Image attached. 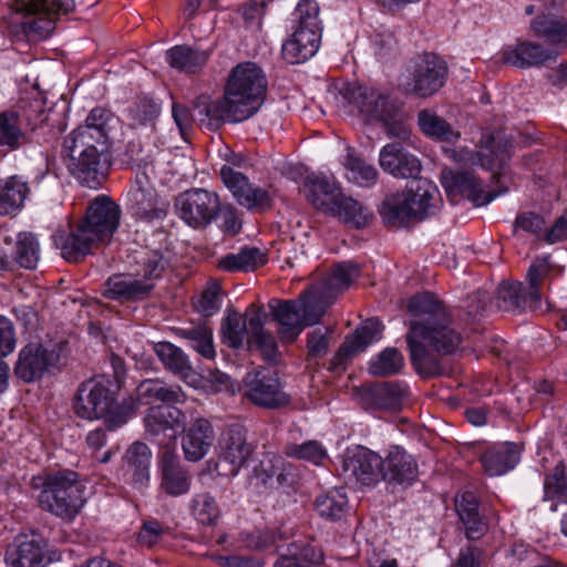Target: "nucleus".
I'll return each mask as SVG.
<instances>
[{"mask_svg": "<svg viewBox=\"0 0 567 567\" xmlns=\"http://www.w3.org/2000/svg\"><path fill=\"white\" fill-rule=\"evenodd\" d=\"M120 218V206L109 196L99 195L68 236H55V245L65 260L76 262L93 249L111 243Z\"/></svg>", "mask_w": 567, "mask_h": 567, "instance_id": "1", "label": "nucleus"}, {"mask_svg": "<svg viewBox=\"0 0 567 567\" xmlns=\"http://www.w3.org/2000/svg\"><path fill=\"white\" fill-rule=\"evenodd\" d=\"M266 87L265 74L256 63L238 64L228 76L223 96L230 123L243 122L255 115L264 102Z\"/></svg>", "mask_w": 567, "mask_h": 567, "instance_id": "2", "label": "nucleus"}, {"mask_svg": "<svg viewBox=\"0 0 567 567\" xmlns=\"http://www.w3.org/2000/svg\"><path fill=\"white\" fill-rule=\"evenodd\" d=\"M406 342L413 364L421 373L434 374L437 370L435 360L429 354L427 348L442 354L453 353L461 344V334L451 326V317L446 320L429 321L427 324L410 323Z\"/></svg>", "mask_w": 567, "mask_h": 567, "instance_id": "3", "label": "nucleus"}, {"mask_svg": "<svg viewBox=\"0 0 567 567\" xmlns=\"http://www.w3.org/2000/svg\"><path fill=\"white\" fill-rule=\"evenodd\" d=\"M441 202L437 187L420 179L402 192L388 195L380 207V215L388 225L402 227L411 220L434 215Z\"/></svg>", "mask_w": 567, "mask_h": 567, "instance_id": "4", "label": "nucleus"}, {"mask_svg": "<svg viewBox=\"0 0 567 567\" xmlns=\"http://www.w3.org/2000/svg\"><path fill=\"white\" fill-rule=\"evenodd\" d=\"M111 386L112 382L105 378L82 383L74 401V411L80 417L87 420L106 417V427L113 431L124 425L134 414L135 403L124 402L113 409L115 399Z\"/></svg>", "mask_w": 567, "mask_h": 567, "instance_id": "5", "label": "nucleus"}, {"mask_svg": "<svg viewBox=\"0 0 567 567\" xmlns=\"http://www.w3.org/2000/svg\"><path fill=\"white\" fill-rule=\"evenodd\" d=\"M138 269L131 274H116L104 284L103 296L118 301H136L148 296L165 267L163 256L156 250L140 251L136 257Z\"/></svg>", "mask_w": 567, "mask_h": 567, "instance_id": "6", "label": "nucleus"}, {"mask_svg": "<svg viewBox=\"0 0 567 567\" xmlns=\"http://www.w3.org/2000/svg\"><path fill=\"white\" fill-rule=\"evenodd\" d=\"M74 472H63L47 477L39 495L40 506L64 519L76 516L84 504L83 491Z\"/></svg>", "mask_w": 567, "mask_h": 567, "instance_id": "7", "label": "nucleus"}, {"mask_svg": "<svg viewBox=\"0 0 567 567\" xmlns=\"http://www.w3.org/2000/svg\"><path fill=\"white\" fill-rule=\"evenodd\" d=\"M549 272V264L546 257L534 260L527 272L528 286L523 282L503 281L496 291V302L501 310L523 311L535 310L540 301V282Z\"/></svg>", "mask_w": 567, "mask_h": 567, "instance_id": "8", "label": "nucleus"}, {"mask_svg": "<svg viewBox=\"0 0 567 567\" xmlns=\"http://www.w3.org/2000/svg\"><path fill=\"white\" fill-rule=\"evenodd\" d=\"M217 454V471L220 475L235 477L247 465L254 454V446L247 441L243 426L234 424L223 430Z\"/></svg>", "mask_w": 567, "mask_h": 567, "instance_id": "9", "label": "nucleus"}, {"mask_svg": "<svg viewBox=\"0 0 567 567\" xmlns=\"http://www.w3.org/2000/svg\"><path fill=\"white\" fill-rule=\"evenodd\" d=\"M64 344L60 343H29L18 354L14 364L16 375L24 382L41 379L45 372L55 368L62 357Z\"/></svg>", "mask_w": 567, "mask_h": 567, "instance_id": "10", "label": "nucleus"}, {"mask_svg": "<svg viewBox=\"0 0 567 567\" xmlns=\"http://www.w3.org/2000/svg\"><path fill=\"white\" fill-rule=\"evenodd\" d=\"M179 218L193 228H205L219 214L220 200L216 193L203 188L184 192L176 198Z\"/></svg>", "mask_w": 567, "mask_h": 567, "instance_id": "11", "label": "nucleus"}, {"mask_svg": "<svg viewBox=\"0 0 567 567\" xmlns=\"http://www.w3.org/2000/svg\"><path fill=\"white\" fill-rule=\"evenodd\" d=\"M447 76V65L435 54L419 58L403 83L404 90L419 97H429L443 87Z\"/></svg>", "mask_w": 567, "mask_h": 567, "instance_id": "12", "label": "nucleus"}, {"mask_svg": "<svg viewBox=\"0 0 567 567\" xmlns=\"http://www.w3.org/2000/svg\"><path fill=\"white\" fill-rule=\"evenodd\" d=\"M75 8V0H28L21 3L25 29L30 34L44 39L52 33L58 17Z\"/></svg>", "mask_w": 567, "mask_h": 567, "instance_id": "13", "label": "nucleus"}, {"mask_svg": "<svg viewBox=\"0 0 567 567\" xmlns=\"http://www.w3.org/2000/svg\"><path fill=\"white\" fill-rule=\"evenodd\" d=\"M342 472L348 481L362 486H373L383 475V458L364 446L347 449L341 458Z\"/></svg>", "mask_w": 567, "mask_h": 567, "instance_id": "14", "label": "nucleus"}, {"mask_svg": "<svg viewBox=\"0 0 567 567\" xmlns=\"http://www.w3.org/2000/svg\"><path fill=\"white\" fill-rule=\"evenodd\" d=\"M220 177L225 186L233 194L236 202L254 213H264L272 205V196L269 190L255 185L240 172L229 164L220 168Z\"/></svg>", "mask_w": 567, "mask_h": 567, "instance_id": "15", "label": "nucleus"}, {"mask_svg": "<svg viewBox=\"0 0 567 567\" xmlns=\"http://www.w3.org/2000/svg\"><path fill=\"white\" fill-rule=\"evenodd\" d=\"M130 210L141 219L162 218L166 213V203L154 188L146 171L137 172L127 193Z\"/></svg>", "mask_w": 567, "mask_h": 567, "instance_id": "16", "label": "nucleus"}, {"mask_svg": "<svg viewBox=\"0 0 567 567\" xmlns=\"http://www.w3.org/2000/svg\"><path fill=\"white\" fill-rule=\"evenodd\" d=\"M339 93L342 100L353 105L367 121L385 118L392 106L388 96L381 91L358 83L343 84Z\"/></svg>", "mask_w": 567, "mask_h": 567, "instance_id": "17", "label": "nucleus"}, {"mask_svg": "<svg viewBox=\"0 0 567 567\" xmlns=\"http://www.w3.org/2000/svg\"><path fill=\"white\" fill-rule=\"evenodd\" d=\"M245 396L262 408H279L289 402L280 380L264 369L248 372L244 379Z\"/></svg>", "mask_w": 567, "mask_h": 567, "instance_id": "18", "label": "nucleus"}, {"mask_svg": "<svg viewBox=\"0 0 567 567\" xmlns=\"http://www.w3.org/2000/svg\"><path fill=\"white\" fill-rule=\"evenodd\" d=\"M58 559L55 553H49L44 538L33 535L20 536L10 546L6 554V563L9 567H44Z\"/></svg>", "mask_w": 567, "mask_h": 567, "instance_id": "19", "label": "nucleus"}, {"mask_svg": "<svg viewBox=\"0 0 567 567\" xmlns=\"http://www.w3.org/2000/svg\"><path fill=\"white\" fill-rule=\"evenodd\" d=\"M408 390L399 382H382L362 385L355 398L365 410L399 411Z\"/></svg>", "mask_w": 567, "mask_h": 567, "instance_id": "20", "label": "nucleus"}, {"mask_svg": "<svg viewBox=\"0 0 567 567\" xmlns=\"http://www.w3.org/2000/svg\"><path fill=\"white\" fill-rule=\"evenodd\" d=\"M449 156L464 165H481L483 168L494 171L495 168H503L506 161L509 158V148L507 143L496 142L495 137L487 136L482 141V146L478 152H473L467 148L458 151H447Z\"/></svg>", "mask_w": 567, "mask_h": 567, "instance_id": "21", "label": "nucleus"}, {"mask_svg": "<svg viewBox=\"0 0 567 567\" xmlns=\"http://www.w3.org/2000/svg\"><path fill=\"white\" fill-rule=\"evenodd\" d=\"M441 182L449 195L460 194L470 199L475 206L486 205L495 197L491 192L485 193L481 183L470 172L444 169Z\"/></svg>", "mask_w": 567, "mask_h": 567, "instance_id": "22", "label": "nucleus"}, {"mask_svg": "<svg viewBox=\"0 0 567 567\" xmlns=\"http://www.w3.org/2000/svg\"><path fill=\"white\" fill-rule=\"evenodd\" d=\"M560 50L557 48H544L530 41L517 42L503 52V61L519 69L538 68L548 62L556 61Z\"/></svg>", "mask_w": 567, "mask_h": 567, "instance_id": "23", "label": "nucleus"}, {"mask_svg": "<svg viewBox=\"0 0 567 567\" xmlns=\"http://www.w3.org/2000/svg\"><path fill=\"white\" fill-rule=\"evenodd\" d=\"M383 328V324L377 318H370L362 322L351 336L347 337L334 354L331 360V368L337 369L347 359L364 351L371 343L379 341Z\"/></svg>", "mask_w": 567, "mask_h": 567, "instance_id": "24", "label": "nucleus"}, {"mask_svg": "<svg viewBox=\"0 0 567 567\" xmlns=\"http://www.w3.org/2000/svg\"><path fill=\"white\" fill-rule=\"evenodd\" d=\"M379 164L395 178H416L422 168L419 158L399 143H389L380 150Z\"/></svg>", "mask_w": 567, "mask_h": 567, "instance_id": "25", "label": "nucleus"}, {"mask_svg": "<svg viewBox=\"0 0 567 567\" xmlns=\"http://www.w3.org/2000/svg\"><path fill=\"white\" fill-rule=\"evenodd\" d=\"M106 142L107 133H102L97 128L78 127L65 137L63 152L65 157H71L72 165L76 167L82 155H91L92 158L94 150H105Z\"/></svg>", "mask_w": 567, "mask_h": 567, "instance_id": "26", "label": "nucleus"}, {"mask_svg": "<svg viewBox=\"0 0 567 567\" xmlns=\"http://www.w3.org/2000/svg\"><path fill=\"white\" fill-rule=\"evenodd\" d=\"M184 413L173 404L153 405L147 409L144 425L148 435H167L174 439L184 425Z\"/></svg>", "mask_w": 567, "mask_h": 567, "instance_id": "27", "label": "nucleus"}, {"mask_svg": "<svg viewBox=\"0 0 567 567\" xmlns=\"http://www.w3.org/2000/svg\"><path fill=\"white\" fill-rule=\"evenodd\" d=\"M268 307L274 320L279 323L278 333L281 340L292 342L305 328L301 313L302 301L299 298L286 301L272 299Z\"/></svg>", "mask_w": 567, "mask_h": 567, "instance_id": "28", "label": "nucleus"}, {"mask_svg": "<svg viewBox=\"0 0 567 567\" xmlns=\"http://www.w3.org/2000/svg\"><path fill=\"white\" fill-rule=\"evenodd\" d=\"M215 441L214 427L207 419H196L185 431L182 449L187 461L198 462L210 451Z\"/></svg>", "mask_w": 567, "mask_h": 567, "instance_id": "29", "label": "nucleus"}, {"mask_svg": "<svg viewBox=\"0 0 567 567\" xmlns=\"http://www.w3.org/2000/svg\"><path fill=\"white\" fill-rule=\"evenodd\" d=\"M267 313L261 308H248V346L260 351L264 360L276 362L278 357L277 343L274 337L264 329Z\"/></svg>", "mask_w": 567, "mask_h": 567, "instance_id": "30", "label": "nucleus"}, {"mask_svg": "<svg viewBox=\"0 0 567 567\" xmlns=\"http://www.w3.org/2000/svg\"><path fill=\"white\" fill-rule=\"evenodd\" d=\"M131 401L135 403V409L140 404L146 405L155 401L166 404H183L186 401V394L179 385H166L158 379H147L137 385L136 400L130 399L125 403Z\"/></svg>", "mask_w": 567, "mask_h": 567, "instance_id": "31", "label": "nucleus"}, {"mask_svg": "<svg viewBox=\"0 0 567 567\" xmlns=\"http://www.w3.org/2000/svg\"><path fill=\"white\" fill-rule=\"evenodd\" d=\"M321 33L296 29L281 48L284 59L290 64L303 63L312 58L320 45Z\"/></svg>", "mask_w": 567, "mask_h": 567, "instance_id": "32", "label": "nucleus"}, {"mask_svg": "<svg viewBox=\"0 0 567 567\" xmlns=\"http://www.w3.org/2000/svg\"><path fill=\"white\" fill-rule=\"evenodd\" d=\"M161 488L169 496H181L190 489V475L182 467L178 457L165 451L161 461Z\"/></svg>", "mask_w": 567, "mask_h": 567, "instance_id": "33", "label": "nucleus"}, {"mask_svg": "<svg viewBox=\"0 0 567 567\" xmlns=\"http://www.w3.org/2000/svg\"><path fill=\"white\" fill-rule=\"evenodd\" d=\"M455 508L468 539L481 538L486 532V524L478 512V502L474 493L466 491L456 495Z\"/></svg>", "mask_w": 567, "mask_h": 567, "instance_id": "34", "label": "nucleus"}, {"mask_svg": "<svg viewBox=\"0 0 567 567\" xmlns=\"http://www.w3.org/2000/svg\"><path fill=\"white\" fill-rule=\"evenodd\" d=\"M306 187L309 202L317 209L327 214H331L339 197L343 194L334 181L324 176H309L306 182Z\"/></svg>", "mask_w": 567, "mask_h": 567, "instance_id": "35", "label": "nucleus"}, {"mask_svg": "<svg viewBox=\"0 0 567 567\" xmlns=\"http://www.w3.org/2000/svg\"><path fill=\"white\" fill-rule=\"evenodd\" d=\"M519 461L515 444L503 443L489 447L481 457L482 466L489 476H501L513 470Z\"/></svg>", "mask_w": 567, "mask_h": 567, "instance_id": "36", "label": "nucleus"}, {"mask_svg": "<svg viewBox=\"0 0 567 567\" xmlns=\"http://www.w3.org/2000/svg\"><path fill=\"white\" fill-rule=\"evenodd\" d=\"M417 466L413 457L399 446H393L383 460L382 480L409 483L415 480Z\"/></svg>", "mask_w": 567, "mask_h": 567, "instance_id": "37", "label": "nucleus"}, {"mask_svg": "<svg viewBox=\"0 0 567 567\" xmlns=\"http://www.w3.org/2000/svg\"><path fill=\"white\" fill-rule=\"evenodd\" d=\"M105 150H94L93 157L82 155L79 165H72L71 157H65L66 167L70 174L82 185L90 188H96L104 179L101 155Z\"/></svg>", "mask_w": 567, "mask_h": 567, "instance_id": "38", "label": "nucleus"}, {"mask_svg": "<svg viewBox=\"0 0 567 567\" xmlns=\"http://www.w3.org/2000/svg\"><path fill=\"white\" fill-rule=\"evenodd\" d=\"M153 350L164 368L183 380L194 374L192 363L186 353L175 344L166 341L153 344Z\"/></svg>", "mask_w": 567, "mask_h": 567, "instance_id": "39", "label": "nucleus"}, {"mask_svg": "<svg viewBox=\"0 0 567 567\" xmlns=\"http://www.w3.org/2000/svg\"><path fill=\"white\" fill-rule=\"evenodd\" d=\"M195 116L208 128L220 127L225 122L230 123V115L224 99L213 100L209 95H199L194 102Z\"/></svg>", "mask_w": 567, "mask_h": 567, "instance_id": "40", "label": "nucleus"}, {"mask_svg": "<svg viewBox=\"0 0 567 567\" xmlns=\"http://www.w3.org/2000/svg\"><path fill=\"white\" fill-rule=\"evenodd\" d=\"M532 31L546 39L554 48L560 51L567 45V22L557 16L542 14L530 22Z\"/></svg>", "mask_w": 567, "mask_h": 567, "instance_id": "41", "label": "nucleus"}, {"mask_svg": "<svg viewBox=\"0 0 567 567\" xmlns=\"http://www.w3.org/2000/svg\"><path fill=\"white\" fill-rule=\"evenodd\" d=\"M409 312L415 317L411 322L427 324L429 321L446 320L450 316L443 303L431 293L416 295L408 305Z\"/></svg>", "mask_w": 567, "mask_h": 567, "instance_id": "42", "label": "nucleus"}, {"mask_svg": "<svg viewBox=\"0 0 567 567\" xmlns=\"http://www.w3.org/2000/svg\"><path fill=\"white\" fill-rule=\"evenodd\" d=\"M267 255L257 247H245L238 252L228 254L218 260V268L224 271H249L264 266Z\"/></svg>", "mask_w": 567, "mask_h": 567, "instance_id": "43", "label": "nucleus"}, {"mask_svg": "<svg viewBox=\"0 0 567 567\" xmlns=\"http://www.w3.org/2000/svg\"><path fill=\"white\" fill-rule=\"evenodd\" d=\"M330 215L354 228L365 227L373 218V213L368 207L344 194L339 197Z\"/></svg>", "mask_w": 567, "mask_h": 567, "instance_id": "44", "label": "nucleus"}, {"mask_svg": "<svg viewBox=\"0 0 567 567\" xmlns=\"http://www.w3.org/2000/svg\"><path fill=\"white\" fill-rule=\"evenodd\" d=\"M152 452L141 442L133 443L125 453V470L135 484L145 485L150 481Z\"/></svg>", "mask_w": 567, "mask_h": 567, "instance_id": "45", "label": "nucleus"}, {"mask_svg": "<svg viewBox=\"0 0 567 567\" xmlns=\"http://www.w3.org/2000/svg\"><path fill=\"white\" fill-rule=\"evenodd\" d=\"M29 190L28 183L22 177L0 178V215H9L19 209Z\"/></svg>", "mask_w": 567, "mask_h": 567, "instance_id": "46", "label": "nucleus"}, {"mask_svg": "<svg viewBox=\"0 0 567 567\" xmlns=\"http://www.w3.org/2000/svg\"><path fill=\"white\" fill-rule=\"evenodd\" d=\"M359 275L360 268L354 262L344 261L336 265L330 276L320 286L322 289V297L326 295H332L333 299H336L341 292L351 286Z\"/></svg>", "mask_w": 567, "mask_h": 567, "instance_id": "47", "label": "nucleus"}, {"mask_svg": "<svg viewBox=\"0 0 567 567\" xmlns=\"http://www.w3.org/2000/svg\"><path fill=\"white\" fill-rule=\"evenodd\" d=\"M25 138L19 112L17 110L0 112V147L16 151L25 142Z\"/></svg>", "mask_w": 567, "mask_h": 567, "instance_id": "48", "label": "nucleus"}, {"mask_svg": "<svg viewBox=\"0 0 567 567\" xmlns=\"http://www.w3.org/2000/svg\"><path fill=\"white\" fill-rule=\"evenodd\" d=\"M299 300L302 301L301 313L306 327L318 323L327 308L332 305L336 299H333L332 295L322 297V289L319 287L313 291L300 295Z\"/></svg>", "mask_w": 567, "mask_h": 567, "instance_id": "49", "label": "nucleus"}, {"mask_svg": "<svg viewBox=\"0 0 567 567\" xmlns=\"http://www.w3.org/2000/svg\"><path fill=\"white\" fill-rule=\"evenodd\" d=\"M315 508L327 520H340L348 512V498L340 491H329L316 497Z\"/></svg>", "mask_w": 567, "mask_h": 567, "instance_id": "50", "label": "nucleus"}, {"mask_svg": "<svg viewBox=\"0 0 567 567\" xmlns=\"http://www.w3.org/2000/svg\"><path fill=\"white\" fill-rule=\"evenodd\" d=\"M166 59L172 68L185 72H196L207 62L208 54L187 45H176L167 51Z\"/></svg>", "mask_w": 567, "mask_h": 567, "instance_id": "51", "label": "nucleus"}, {"mask_svg": "<svg viewBox=\"0 0 567 567\" xmlns=\"http://www.w3.org/2000/svg\"><path fill=\"white\" fill-rule=\"evenodd\" d=\"M417 122L421 131L424 134L436 140L443 142H454L461 136L460 132L453 130V127L447 122H445L432 111H421L419 113Z\"/></svg>", "mask_w": 567, "mask_h": 567, "instance_id": "52", "label": "nucleus"}, {"mask_svg": "<svg viewBox=\"0 0 567 567\" xmlns=\"http://www.w3.org/2000/svg\"><path fill=\"white\" fill-rule=\"evenodd\" d=\"M177 334L189 341L190 347L206 359H213L216 354L213 343V330L206 323L179 329Z\"/></svg>", "mask_w": 567, "mask_h": 567, "instance_id": "53", "label": "nucleus"}, {"mask_svg": "<svg viewBox=\"0 0 567 567\" xmlns=\"http://www.w3.org/2000/svg\"><path fill=\"white\" fill-rule=\"evenodd\" d=\"M221 332L225 342L231 348H240L245 340L248 342V310L246 318L236 311L228 312L221 324Z\"/></svg>", "mask_w": 567, "mask_h": 567, "instance_id": "54", "label": "nucleus"}, {"mask_svg": "<svg viewBox=\"0 0 567 567\" xmlns=\"http://www.w3.org/2000/svg\"><path fill=\"white\" fill-rule=\"evenodd\" d=\"M403 365L401 352L395 348H385L370 360L369 372L374 377H389L399 373Z\"/></svg>", "mask_w": 567, "mask_h": 567, "instance_id": "55", "label": "nucleus"}, {"mask_svg": "<svg viewBox=\"0 0 567 567\" xmlns=\"http://www.w3.org/2000/svg\"><path fill=\"white\" fill-rule=\"evenodd\" d=\"M347 177L360 186L373 185L379 176L377 168L354 153H349L344 163Z\"/></svg>", "mask_w": 567, "mask_h": 567, "instance_id": "56", "label": "nucleus"}, {"mask_svg": "<svg viewBox=\"0 0 567 567\" xmlns=\"http://www.w3.org/2000/svg\"><path fill=\"white\" fill-rule=\"evenodd\" d=\"M321 555L310 546H299L293 543L289 546L286 554H282L276 561L275 567H312L318 564Z\"/></svg>", "mask_w": 567, "mask_h": 567, "instance_id": "57", "label": "nucleus"}, {"mask_svg": "<svg viewBox=\"0 0 567 567\" xmlns=\"http://www.w3.org/2000/svg\"><path fill=\"white\" fill-rule=\"evenodd\" d=\"M17 111L19 112L25 134L42 127L49 120V110L45 107L42 99H34L29 103H24Z\"/></svg>", "mask_w": 567, "mask_h": 567, "instance_id": "58", "label": "nucleus"}, {"mask_svg": "<svg viewBox=\"0 0 567 567\" xmlns=\"http://www.w3.org/2000/svg\"><path fill=\"white\" fill-rule=\"evenodd\" d=\"M39 245L35 237L30 233L19 235L16 243V260L21 267L33 269L39 261Z\"/></svg>", "mask_w": 567, "mask_h": 567, "instance_id": "59", "label": "nucleus"}, {"mask_svg": "<svg viewBox=\"0 0 567 567\" xmlns=\"http://www.w3.org/2000/svg\"><path fill=\"white\" fill-rule=\"evenodd\" d=\"M192 514L200 524L210 525L218 519L220 511L212 495L202 493L192 499Z\"/></svg>", "mask_w": 567, "mask_h": 567, "instance_id": "60", "label": "nucleus"}, {"mask_svg": "<svg viewBox=\"0 0 567 567\" xmlns=\"http://www.w3.org/2000/svg\"><path fill=\"white\" fill-rule=\"evenodd\" d=\"M297 28L321 33L319 6L315 0H301L295 10Z\"/></svg>", "mask_w": 567, "mask_h": 567, "instance_id": "61", "label": "nucleus"}, {"mask_svg": "<svg viewBox=\"0 0 567 567\" xmlns=\"http://www.w3.org/2000/svg\"><path fill=\"white\" fill-rule=\"evenodd\" d=\"M158 112V106L153 100L143 97L130 106L127 115L132 126H145L153 123Z\"/></svg>", "mask_w": 567, "mask_h": 567, "instance_id": "62", "label": "nucleus"}, {"mask_svg": "<svg viewBox=\"0 0 567 567\" xmlns=\"http://www.w3.org/2000/svg\"><path fill=\"white\" fill-rule=\"evenodd\" d=\"M286 454L290 457L305 460L317 465L328 456L326 449L318 441L290 444L286 449Z\"/></svg>", "mask_w": 567, "mask_h": 567, "instance_id": "63", "label": "nucleus"}, {"mask_svg": "<svg viewBox=\"0 0 567 567\" xmlns=\"http://www.w3.org/2000/svg\"><path fill=\"white\" fill-rule=\"evenodd\" d=\"M545 498H558L567 503V472L558 464L544 481Z\"/></svg>", "mask_w": 567, "mask_h": 567, "instance_id": "64", "label": "nucleus"}]
</instances>
